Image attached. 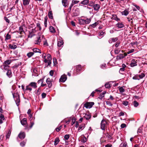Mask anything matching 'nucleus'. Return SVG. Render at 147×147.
<instances>
[{"mask_svg":"<svg viewBox=\"0 0 147 147\" xmlns=\"http://www.w3.org/2000/svg\"><path fill=\"white\" fill-rule=\"evenodd\" d=\"M42 57L44 59V61L45 63H47L48 65L51 64V61L52 58L51 55L49 54H48L47 55L45 53H43L42 55Z\"/></svg>","mask_w":147,"mask_h":147,"instance_id":"1","label":"nucleus"},{"mask_svg":"<svg viewBox=\"0 0 147 147\" xmlns=\"http://www.w3.org/2000/svg\"><path fill=\"white\" fill-rule=\"evenodd\" d=\"M13 97L15 101L16 104L18 106L20 102V96L18 94L16 93H13L12 92Z\"/></svg>","mask_w":147,"mask_h":147,"instance_id":"2","label":"nucleus"},{"mask_svg":"<svg viewBox=\"0 0 147 147\" xmlns=\"http://www.w3.org/2000/svg\"><path fill=\"white\" fill-rule=\"evenodd\" d=\"M42 39L45 40V37L43 35H40L37 38L36 40H35L34 43L35 44L39 45L40 44Z\"/></svg>","mask_w":147,"mask_h":147,"instance_id":"3","label":"nucleus"},{"mask_svg":"<svg viewBox=\"0 0 147 147\" xmlns=\"http://www.w3.org/2000/svg\"><path fill=\"white\" fill-rule=\"evenodd\" d=\"M107 124V121L104 119L102 120L101 123L100 127L101 129L102 130H105V128L106 127Z\"/></svg>","mask_w":147,"mask_h":147,"instance_id":"4","label":"nucleus"},{"mask_svg":"<svg viewBox=\"0 0 147 147\" xmlns=\"http://www.w3.org/2000/svg\"><path fill=\"white\" fill-rule=\"evenodd\" d=\"M94 102H87L85 103L84 105V107L86 108H90L92 107V106L94 105Z\"/></svg>","mask_w":147,"mask_h":147,"instance_id":"5","label":"nucleus"},{"mask_svg":"<svg viewBox=\"0 0 147 147\" xmlns=\"http://www.w3.org/2000/svg\"><path fill=\"white\" fill-rule=\"evenodd\" d=\"M67 79L66 75L65 74H63L61 76L59 79V82H64Z\"/></svg>","mask_w":147,"mask_h":147,"instance_id":"6","label":"nucleus"},{"mask_svg":"<svg viewBox=\"0 0 147 147\" xmlns=\"http://www.w3.org/2000/svg\"><path fill=\"white\" fill-rule=\"evenodd\" d=\"M36 32V30H35V29H32L31 31L29 33V34L28 35V37L31 38L32 37L34 36V34H33V33L35 32Z\"/></svg>","mask_w":147,"mask_h":147,"instance_id":"7","label":"nucleus"},{"mask_svg":"<svg viewBox=\"0 0 147 147\" xmlns=\"http://www.w3.org/2000/svg\"><path fill=\"white\" fill-rule=\"evenodd\" d=\"M136 61L137 60L135 59H132L130 63L131 66V67H134L135 66H136L137 65Z\"/></svg>","mask_w":147,"mask_h":147,"instance_id":"8","label":"nucleus"},{"mask_svg":"<svg viewBox=\"0 0 147 147\" xmlns=\"http://www.w3.org/2000/svg\"><path fill=\"white\" fill-rule=\"evenodd\" d=\"M118 40L117 37L112 38H110L108 41L109 42V43H112L113 42H116Z\"/></svg>","mask_w":147,"mask_h":147,"instance_id":"9","label":"nucleus"},{"mask_svg":"<svg viewBox=\"0 0 147 147\" xmlns=\"http://www.w3.org/2000/svg\"><path fill=\"white\" fill-rule=\"evenodd\" d=\"M52 81L49 78H48L46 80V82L48 85L49 88H51L52 86Z\"/></svg>","mask_w":147,"mask_h":147,"instance_id":"10","label":"nucleus"},{"mask_svg":"<svg viewBox=\"0 0 147 147\" xmlns=\"http://www.w3.org/2000/svg\"><path fill=\"white\" fill-rule=\"evenodd\" d=\"M80 11L78 8L75 9L74 12V16H77L80 14Z\"/></svg>","mask_w":147,"mask_h":147,"instance_id":"11","label":"nucleus"},{"mask_svg":"<svg viewBox=\"0 0 147 147\" xmlns=\"http://www.w3.org/2000/svg\"><path fill=\"white\" fill-rule=\"evenodd\" d=\"M18 137L21 139H23L25 137V134L24 132H21L19 134Z\"/></svg>","mask_w":147,"mask_h":147,"instance_id":"12","label":"nucleus"},{"mask_svg":"<svg viewBox=\"0 0 147 147\" xmlns=\"http://www.w3.org/2000/svg\"><path fill=\"white\" fill-rule=\"evenodd\" d=\"M63 42L62 40L59 39L57 41V46L59 47H61L63 45Z\"/></svg>","mask_w":147,"mask_h":147,"instance_id":"13","label":"nucleus"},{"mask_svg":"<svg viewBox=\"0 0 147 147\" xmlns=\"http://www.w3.org/2000/svg\"><path fill=\"white\" fill-rule=\"evenodd\" d=\"M29 84L33 88L36 89L37 87V84L35 82H31Z\"/></svg>","mask_w":147,"mask_h":147,"instance_id":"14","label":"nucleus"},{"mask_svg":"<svg viewBox=\"0 0 147 147\" xmlns=\"http://www.w3.org/2000/svg\"><path fill=\"white\" fill-rule=\"evenodd\" d=\"M1 67L2 69L8 70H9L8 69L9 67V66L8 65H5L3 64L1 66Z\"/></svg>","mask_w":147,"mask_h":147,"instance_id":"15","label":"nucleus"},{"mask_svg":"<svg viewBox=\"0 0 147 147\" xmlns=\"http://www.w3.org/2000/svg\"><path fill=\"white\" fill-rule=\"evenodd\" d=\"M124 57V56L123 54H119L117 56L116 59L117 60H119L123 59Z\"/></svg>","mask_w":147,"mask_h":147,"instance_id":"16","label":"nucleus"},{"mask_svg":"<svg viewBox=\"0 0 147 147\" xmlns=\"http://www.w3.org/2000/svg\"><path fill=\"white\" fill-rule=\"evenodd\" d=\"M89 2V0H83V1L81 2L80 4H81L83 5H87Z\"/></svg>","mask_w":147,"mask_h":147,"instance_id":"17","label":"nucleus"},{"mask_svg":"<svg viewBox=\"0 0 147 147\" xmlns=\"http://www.w3.org/2000/svg\"><path fill=\"white\" fill-rule=\"evenodd\" d=\"M21 124L23 125H25L27 123V119L26 118H24L20 121Z\"/></svg>","mask_w":147,"mask_h":147,"instance_id":"18","label":"nucleus"},{"mask_svg":"<svg viewBox=\"0 0 147 147\" xmlns=\"http://www.w3.org/2000/svg\"><path fill=\"white\" fill-rule=\"evenodd\" d=\"M93 8L96 11H98V10L99 9H100V6L99 4H96L94 5H93Z\"/></svg>","mask_w":147,"mask_h":147,"instance_id":"19","label":"nucleus"},{"mask_svg":"<svg viewBox=\"0 0 147 147\" xmlns=\"http://www.w3.org/2000/svg\"><path fill=\"white\" fill-rule=\"evenodd\" d=\"M116 26L119 28H122L124 27V25L122 23H118L116 25Z\"/></svg>","mask_w":147,"mask_h":147,"instance_id":"20","label":"nucleus"},{"mask_svg":"<svg viewBox=\"0 0 147 147\" xmlns=\"http://www.w3.org/2000/svg\"><path fill=\"white\" fill-rule=\"evenodd\" d=\"M6 75L9 78L11 77L12 76V73L11 70L10 69L8 70L6 73Z\"/></svg>","mask_w":147,"mask_h":147,"instance_id":"21","label":"nucleus"},{"mask_svg":"<svg viewBox=\"0 0 147 147\" xmlns=\"http://www.w3.org/2000/svg\"><path fill=\"white\" fill-rule=\"evenodd\" d=\"M9 47L10 49H16L17 47V45L14 44H9Z\"/></svg>","mask_w":147,"mask_h":147,"instance_id":"22","label":"nucleus"},{"mask_svg":"<svg viewBox=\"0 0 147 147\" xmlns=\"http://www.w3.org/2000/svg\"><path fill=\"white\" fill-rule=\"evenodd\" d=\"M32 50L33 51V53H41V51L38 49L36 48H34L32 49Z\"/></svg>","mask_w":147,"mask_h":147,"instance_id":"23","label":"nucleus"},{"mask_svg":"<svg viewBox=\"0 0 147 147\" xmlns=\"http://www.w3.org/2000/svg\"><path fill=\"white\" fill-rule=\"evenodd\" d=\"M49 31L52 33H54L55 32V30L54 28L52 26H50L49 27Z\"/></svg>","mask_w":147,"mask_h":147,"instance_id":"24","label":"nucleus"},{"mask_svg":"<svg viewBox=\"0 0 147 147\" xmlns=\"http://www.w3.org/2000/svg\"><path fill=\"white\" fill-rule=\"evenodd\" d=\"M11 62V60H7L4 61L3 64L6 65H8L10 64Z\"/></svg>","mask_w":147,"mask_h":147,"instance_id":"25","label":"nucleus"},{"mask_svg":"<svg viewBox=\"0 0 147 147\" xmlns=\"http://www.w3.org/2000/svg\"><path fill=\"white\" fill-rule=\"evenodd\" d=\"M23 4L24 5H26L29 4L30 0H23Z\"/></svg>","mask_w":147,"mask_h":147,"instance_id":"26","label":"nucleus"},{"mask_svg":"<svg viewBox=\"0 0 147 147\" xmlns=\"http://www.w3.org/2000/svg\"><path fill=\"white\" fill-rule=\"evenodd\" d=\"M85 125L84 124H82L79 126L78 130L80 131V130H82L85 127Z\"/></svg>","mask_w":147,"mask_h":147,"instance_id":"27","label":"nucleus"},{"mask_svg":"<svg viewBox=\"0 0 147 147\" xmlns=\"http://www.w3.org/2000/svg\"><path fill=\"white\" fill-rule=\"evenodd\" d=\"M62 3L63 6L65 7L68 5V2L67 0H62Z\"/></svg>","mask_w":147,"mask_h":147,"instance_id":"28","label":"nucleus"},{"mask_svg":"<svg viewBox=\"0 0 147 147\" xmlns=\"http://www.w3.org/2000/svg\"><path fill=\"white\" fill-rule=\"evenodd\" d=\"M128 13L129 12L127 10H125L124 11L121 12V14L122 15H124L125 16H127Z\"/></svg>","mask_w":147,"mask_h":147,"instance_id":"29","label":"nucleus"},{"mask_svg":"<svg viewBox=\"0 0 147 147\" xmlns=\"http://www.w3.org/2000/svg\"><path fill=\"white\" fill-rule=\"evenodd\" d=\"M25 90H28L30 92H31L32 90V88L31 86H30L29 84L27 86H26V88L25 89Z\"/></svg>","mask_w":147,"mask_h":147,"instance_id":"30","label":"nucleus"},{"mask_svg":"<svg viewBox=\"0 0 147 147\" xmlns=\"http://www.w3.org/2000/svg\"><path fill=\"white\" fill-rule=\"evenodd\" d=\"M112 16L113 19L118 21L120 20V19L117 17V16L116 15H113Z\"/></svg>","mask_w":147,"mask_h":147,"instance_id":"31","label":"nucleus"},{"mask_svg":"<svg viewBox=\"0 0 147 147\" xmlns=\"http://www.w3.org/2000/svg\"><path fill=\"white\" fill-rule=\"evenodd\" d=\"M48 18L47 17H45L44 18V25L45 28L47 27V21Z\"/></svg>","mask_w":147,"mask_h":147,"instance_id":"32","label":"nucleus"},{"mask_svg":"<svg viewBox=\"0 0 147 147\" xmlns=\"http://www.w3.org/2000/svg\"><path fill=\"white\" fill-rule=\"evenodd\" d=\"M34 54V53L32 52H30L27 54V55L28 58H30Z\"/></svg>","mask_w":147,"mask_h":147,"instance_id":"33","label":"nucleus"},{"mask_svg":"<svg viewBox=\"0 0 147 147\" xmlns=\"http://www.w3.org/2000/svg\"><path fill=\"white\" fill-rule=\"evenodd\" d=\"M59 142V140L58 138H56L55 139V141H54V145L55 146H56Z\"/></svg>","mask_w":147,"mask_h":147,"instance_id":"34","label":"nucleus"},{"mask_svg":"<svg viewBox=\"0 0 147 147\" xmlns=\"http://www.w3.org/2000/svg\"><path fill=\"white\" fill-rule=\"evenodd\" d=\"M79 23L80 24L84 25V20L82 19H80L79 20Z\"/></svg>","mask_w":147,"mask_h":147,"instance_id":"35","label":"nucleus"},{"mask_svg":"<svg viewBox=\"0 0 147 147\" xmlns=\"http://www.w3.org/2000/svg\"><path fill=\"white\" fill-rule=\"evenodd\" d=\"M42 41L43 42V45L45 46H48V44L45 38V40L42 39Z\"/></svg>","mask_w":147,"mask_h":147,"instance_id":"36","label":"nucleus"},{"mask_svg":"<svg viewBox=\"0 0 147 147\" xmlns=\"http://www.w3.org/2000/svg\"><path fill=\"white\" fill-rule=\"evenodd\" d=\"M127 146L126 142H122L120 145V147H127Z\"/></svg>","mask_w":147,"mask_h":147,"instance_id":"37","label":"nucleus"},{"mask_svg":"<svg viewBox=\"0 0 147 147\" xmlns=\"http://www.w3.org/2000/svg\"><path fill=\"white\" fill-rule=\"evenodd\" d=\"M105 87L107 88H109L111 87V84L109 82L106 83L105 84Z\"/></svg>","mask_w":147,"mask_h":147,"instance_id":"38","label":"nucleus"},{"mask_svg":"<svg viewBox=\"0 0 147 147\" xmlns=\"http://www.w3.org/2000/svg\"><path fill=\"white\" fill-rule=\"evenodd\" d=\"M84 24H88L90 22L91 19L90 18H87L86 20H84Z\"/></svg>","mask_w":147,"mask_h":147,"instance_id":"39","label":"nucleus"},{"mask_svg":"<svg viewBox=\"0 0 147 147\" xmlns=\"http://www.w3.org/2000/svg\"><path fill=\"white\" fill-rule=\"evenodd\" d=\"M81 69V66L80 65H78L76 66V72H78Z\"/></svg>","mask_w":147,"mask_h":147,"instance_id":"40","label":"nucleus"},{"mask_svg":"<svg viewBox=\"0 0 147 147\" xmlns=\"http://www.w3.org/2000/svg\"><path fill=\"white\" fill-rule=\"evenodd\" d=\"M98 23L97 22H95L94 23L90 25V26L92 27V28H95L97 25H98Z\"/></svg>","mask_w":147,"mask_h":147,"instance_id":"41","label":"nucleus"},{"mask_svg":"<svg viewBox=\"0 0 147 147\" xmlns=\"http://www.w3.org/2000/svg\"><path fill=\"white\" fill-rule=\"evenodd\" d=\"M91 117V116L89 114H86L85 116H84V117L86 119V120H88Z\"/></svg>","mask_w":147,"mask_h":147,"instance_id":"42","label":"nucleus"},{"mask_svg":"<svg viewBox=\"0 0 147 147\" xmlns=\"http://www.w3.org/2000/svg\"><path fill=\"white\" fill-rule=\"evenodd\" d=\"M11 38V35L9 34H7L5 36V40H8L10 39Z\"/></svg>","mask_w":147,"mask_h":147,"instance_id":"43","label":"nucleus"},{"mask_svg":"<svg viewBox=\"0 0 147 147\" xmlns=\"http://www.w3.org/2000/svg\"><path fill=\"white\" fill-rule=\"evenodd\" d=\"M11 134V131L10 130H9L6 135V138H9L10 135Z\"/></svg>","mask_w":147,"mask_h":147,"instance_id":"44","label":"nucleus"},{"mask_svg":"<svg viewBox=\"0 0 147 147\" xmlns=\"http://www.w3.org/2000/svg\"><path fill=\"white\" fill-rule=\"evenodd\" d=\"M133 104L134 106L136 107H137L139 105V103L136 101L134 102Z\"/></svg>","mask_w":147,"mask_h":147,"instance_id":"45","label":"nucleus"},{"mask_svg":"<svg viewBox=\"0 0 147 147\" xmlns=\"http://www.w3.org/2000/svg\"><path fill=\"white\" fill-rule=\"evenodd\" d=\"M105 34V33L102 31H100L99 32V35L103 36Z\"/></svg>","mask_w":147,"mask_h":147,"instance_id":"46","label":"nucleus"},{"mask_svg":"<svg viewBox=\"0 0 147 147\" xmlns=\"http://www.w3.org/2000/svg\"><path fill=\"white\" fill-rule=\"evenodd\" d=\"M119 90L120 92H123L125 91V90L122 87L119 88Z\"/></svg>","mask_w":147,"mask_h":147,"instance_id":"47","label":"nucleus"},{"mask_svg":"<svg viewBox=\"0 0 147 147\" xmlns=\"http://www.w3.org/2000/svg\"><path fill=\"white\" fill-rule=\"evenodd\" d=\"M79 2V1L77 0H73L72 1V3L74 5V4L78 3Z\"/></svg>","mask_w":147,"mask_h":147,"instance_id":"48","label":"nucleus"},{"mask_svg":"<svg viewBox=\"0 0 147 147\" xmlns=\"http://www.w3.org/2000/svg\"><path fill=\"white\" fill-rule=\"evenodd\" d=\"M69 138V135L68 134L65 135L64 137V138L66 140H67Z\"/></svg>","mask_w":147,"mask_h":147,"instance_id":"49","label":"nucleus"},{"mask_svg":"<svg viewBox=\"0 0 147 147\" xmlns=\"http://www.w3.org/2000/svg\"><path fill=\"white\" fill-rule=\"evenodd\" d=\"M48 16L50 19H52L53 18L52 14L51 12H49V13Z\"/></svg>","mask_w":147,"mask_h":147,"instance_id":"50","label":"nucleus"},{"mask_svg":"<svg viewBox=\"0 0 147 147\" xmlns=\"http://www.w3.org/2000/svg\"><path fill=\"white\" fill-rule=\"evenodd\" d=\"M36 26L39 28V30H41V27L40 26V23H37L36 24Z\"/></svg>","mask_w":147,"mask_h":147,"instance_id":"51","label":"nucleus"},{"mask_svg":"<svg viewBox=\"0 0 147 147\" xmlns=\"http://www.w3.org/2000/svg\"><path fill=\"white\" fill-rule=\"evenodd\" d=\"M145 76V75L144 74L142 73L140 75H139V76L140 78L142 79V78L144 77Z\"/></svg>","mask_w":147,"mask_h":147,"instance_id":"52","label":"nucleus"},{"mask_svg":"<svg viewBox=\"0 0 147 147\" xmlns=\"http://www.w3.org/2000/svg\"><path fill=\"white\" fill-rule=\"evenodd\" d=\"M4 19L5 20L6 22L8 23H9L10 22L9 20L7 18V17H5L4 18Z\"/></svg>","mask_w":147,"mask_h":147,"instance_id":"53","label":"nucleus"},{"mask_svg":"<svg viewBox=\"0 0 147 147\" xmlns=\"http://www.w3.org/2000/svg\"><path fill=\"white\" fill-rule=\"evenodd\" d=\"M120 51V50L118 48L116 49L115 50V54H118Z\"/></svg>","mask_w":147,"mask_h":147,"instance_id":"54","label":"nucleus"},{"mask_svg":"<svg viewBox=\"0 0 147 147\" xmlns=\"http://www.w3.org/2000/svg\"><path fill=\"white\" fill-rule=\"evenodd\" d=\"M106 103L107 105L110 106H112L113 105V104L111 103V102L110 101H107L106 102Z\"/></svg>","mask_w":147,"mask_h":147,"instance_id":"55","label":"nucleus"},{"mask_svg":"<svg viewBox=\"0 0 147 147\" xmlns=\"http://www.w3.org/2000/svg\"><path fill=\"white\" fill-rule=\"evenodd\" d=\"M134 49H131V50H129L127 52L128 54H129L131 53L134 52Z\"/></svg>","mask_w":147,"mask_h":147,"instance_id":"56","label":"nucleus"},{"mask_svg":"<svg viewBox=\"0 0 147 147\" xmlns=\"http://www.w3.org/2000/svg\"><path fill=\"white\" fill-rule=\"evenodd\" d=\"M26 144V142L24 141H22L20 143V145L22 147H24Z\"/></svg>","mask_w":147,"mask_h":147,"instance_id":"57","label":"nucleus"},{"mask_svg":"<svg viewBox=\"0 0 147 147\" xmlns=\"http://www.w3.org/2000/svg\"><path fill=\"white\" fill-rule=\"evenodd\" d=\"M122 104L125 106H126L128 104V102L126 101H123Z\"/></svg>","mask_w":147,"mask_h":147,"instance_id":"58","label":"nucleus"},{"mask_svg":"<svg viewBox=\"0 0 147 147\" xmlns=\"http://www.w3.org/2000/svg\"><path fill=\"white\" fill-rule=\"evenodd\" d=\"M71 120H72V122H71L72 125H73L74 123H75V122H76L75 118L74 117H73L72 119Z\"/></svg>","mask_w":147,"mask_h":147,"instance_id":"59","label":"nucleus"},{"mask_svg":"<svg viewBox=\"0 0 147 147\" xmlns=\"http://www.w3.org/2000/svg\"><path fill=\"white\" fill-rule=\"evenodd\" d=\"M0 118L2 120H4L5 119L4 115L1 113H0Z\"/></svg>","mask_w":147,"mask_h":147,"instance_id":"60","label":"nucleus"},{"mask_svg":"<svg viewBox=\"0 0 147 147\" xmlns=\"http://www.w3.org/2000/svg\"><path fill=\"white\" fill-rule=\"evenodd\" d=\"M89 5L91 7L93 6L94 5V3L93 1H90L89 3Z\"/></svg>","mask_w":147,"mask_h":147,"instance_id":"61","label":"nucleus"},{"mask_svg":"<svg viewBox=\"0 0 147 147\" xmlns=\"http://www.w3.org/2000/svg\"><path fill=\"white\" fill-rule=\"evenodd\" d=\"M104 96V94H102V93H101L100 95V96L99 97V98L100 99H102V98Z\"/></svg>","mask_w":147,"mask_h":147,"instance_id":"62","label":"nucleus"},{"mask_svg":"<svg viewBox=\"0 0 147 147\" xmlns=\"http://www.w3.org/2000/svg\"><path fill=\"white\" fill-rule=\"evenodd\" d=\"M61 128V126H60L59 127H57L56 128V131H57L58 132L59 131Z\"/></svg>","mask_w":147,"mask_h":147,"instance_id":"63","label":"nucleus"},{"mask_svg":"<svg viewBox=\"0 0 147 147\" xmlns=\"http://www.w3.org/2000/svg\"><path fill=\"white\" fill-rule=\"evenodd\" d=\"M28 118L30 120H31L32 119V115L31 114L29 115Z\"/></svg>","mask_w":147,"mask_h":147,"instance_id":"64","label":"nucleus"}]
</instances>
